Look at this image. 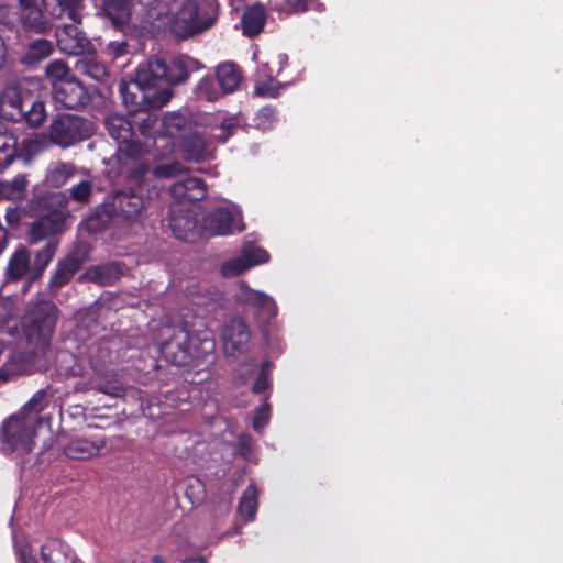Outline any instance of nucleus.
Returning a JSON list of instances; mask_svg holds the SVG:
<instances>
[{"mask_svg": "<svg viewBox=\"0 0 563 563\" xmlns=\"http://www.w3.org/2000/svg\"><path fill=\"white\" fill-rule=\"evenodd\" d=\"M26 178H12L11 180H0V198L7 200H22L26 195Z\"/></svg>", "mask_w": 563, "mask_h": 563, "instance_id": "nucleus-36", "label": "nucleus"}, {"mask_svg": "<svg viewBox=\"0 0 563 563\" xmlns=\"http://www.w3.org/2000/svg\"><path fill=\"white\" fill-rule=\"evenodd\" d=\"M147 73L146 64H141L134 79L121 80L119 84L122 103L131 114L158 110L173 97L172 90L158 87L153 76H147Z\"/></svg>", "mask_w": 563, "mask_h": 563, "instance_id": "nucleus-4", "label": "nucleus"}, {"mask_svg": "<svg viewBox=\"0 0 563 563\" xmlns=\"http://www.w3.org/2000/svg\"><path fill=\"white\" fill-rule=\"evenodd\" d=\"M247 269H250V264H246L243 257L232 258L221 265V274L224 277H235Z\"/></svg>", "mask_w": 563, "mask_h": 563, "instance_id": "nucleus-41", "label": "nucleus"}, {"mask_svg": "<svg viewBox=\"0 0 563 563\" xmlns=\"http://www.w3.org/2000/svg\"><path fill=\"white\" fill-rule=\"evenodd\" d=\"M53 43L45 38H38L27 44L21 57V64L27 68H35L41 62L53 53Z\"/></svg>", "mask_w": 563, "mask_h": 563, "instance_id": "nucleus-26", "label": "nucleus"}, {"mask_svg": "<svg viewBox=\"0 0 563 563\" xmlns=\"http://www.w3.org/2000/svg\"><path fill=\"white\" fill-rule=\"evenodd\" d=\"M19 23H21L20 13L18 14L12 5L0 1V27L13 31Z\"/></svg>", "mask_w": 563, "mask_h": 563, "instance_id": "nucleus-40", "label": "nucleus"}, {"mask_svg": "<svg viewBox=\"0 0 563 563\" xmlns=\"http://www.w3.org/2000/svg\"><path fill=\"white\" fill-rule=\"evenodd\" d=\"M258 494L257 487L254 484H250L239 500L238 512L246 522L255 519L258 509Z\"/></svg>", "mask_w": 563, "mask_h": 563, "instance_id": "nucleus-32", "label": "nucleus"}, {"mask_svg": "<svg viewBox=\"0 0 563 563\" xmlns=\"http://www.w3.org/2000/svg\"><path fill=\"white\" fill-rule=\"evenodd\" d=\"M49 396L47 388L38 389L22 407L20 415L22 417H32L34 424L41 426L44 418L40 417V413L48 406Z\"/></svg>", "mask_w": 563, "mask_h": 563, "instance_id": "nucleus-30", "label": "nucleus"}, {"mask_svg": "<svg viewBox=\"0 0 563 563\" xmlns=\"http://www.w3.org/2000/svg\"><path fill=\"white\" fill-rule=\"evenodd\" d=\"M86 275L91 282L108 286L121 277L122 269L119 263L110 262L89 267Z\"/></svg>", "mask_w": 563, "mask_h": 563, "instance_id": "nucleus-29", "label": "nucleus"}, {"mask_svg": "<svg viewBox=\"0 0 563 563\" xmlns=\"http://www.w3.org/2000/svg\"><path fill=\"white\" fill-rule=\"evenodd\" d=\"M95 389L99 393L117 398L125 395V388L119 382H102L97 384Z\"/></svg>", "mask_w": 563, "mask_h": 563, "instance_id": "nucleus-48", "label": "nucleus"}, {"mask_svg": "<svg viewBox=\"0 0 563 563\" xmlns=\"http://www.w3.org/2000/svg\"><path fill=\"white\" fill-rule=\"evenodd\" d=\"M106 444L107 440L104 437L95 435L90 439L84 437L75 438L64 446L63 452L70 460H89L98 455Z\"/></svg>", "mask_w": 563, "mask_h": 563, "instance_id": "nucleus-20", "label": "nucleus"}, {"mask_svg": "<svg viewBox=\"0 0 563 563\" xmlns=\"http://www.w3.org/2000/svg\"><path fill=\"white\" fill-rule=\"evenodd\" d=\"M187 119L181 113H167L163 117V125L168 133L178 132L186 126Z\"/></svg>", "mask_w": 563, "mask_h": 563, "instance_id": "nucleus-45", "label": "nucleus"}, {"mask_svg": "<svg viewBox=\"0 0 563 563\" xmlns=\"http://www.w3.org/2000/svg\"><path fill=\"white\" fill-rule=\"evenodd\" d=\"M18 158V140L13 134L0 132V173Z\"/></svg>", "mask_w": 563, "mask_h": 563, "instance_id": "nucleus-34", "label": "nucleus"}, {"mask_svg": "<svg viewBox=\"0 0 563 563\" xmlns=\"http://www.w3.org/2000/svg\"><path fill=\"white\" fill-rule=\"evenodd\" d=\"M239 128L235 119L229 118L221 122L219 130L220 134L217 135L220 142L225 143L231 135H233Z\"/></svg>", "mask_w": 563, "mask_h": 563, "instance_id": "nucleus-52", "label": "nucleus"}, {"mask_svg": "<svg viewBox=\"0 0 563 563\" xmlns=\"http://www.w3.org/2000/svg\"><path fill=\"white\" fill-rule=\"evenodd\" d=\"M41 558L44 563H77L71 548L57 538H51L42 545Z\"/></svg>", "mask_w": 563, "mask_h": 563, "instance_id": "nucleus-23", "label": "nucleus"}, {"mask_svg": "<svg viewBox=\"0 0 563 563\" xmlns=\"http://www.w3.org/2000/svg\"><path fill=\"white\" fill-rule=\"evenodd\" d=\"M191 172H205L202 168H191L188 166H185L180 162H172V163H165L157 165L153 170V176H184L189 175Z\"/></svg>", "mask_w": 563, "mask_h": 563, "instance_id": "nucleus-38", "label": "nucleus"}, {"mask_svg": "<svg viewBox=\"0 0 563 563\" xmlns=\"http://www.w3.org/2000/svg\"><path fill=\"white\" fill-rule=\"evenodd\" d=\"M51 95L56 108L68 110H84L92 100L88 88L77 77L64 81L51 90Z\"/></svg>", "mask_w": 563, "mask_h": 563, "instance_id": "nucleus-12", "label": "nucleus"}, {"mask_svg": "<svg viewBox=\"0 0 563 563\" xmlns=\"http://www.w3.org/2000/svg\"><path fill=\"white\" fill-rule=\"evenodd\" d=\"M44 13L60 19L66 15L74 23L81 22L84 0H42Z\"/></svg>", "mask_w": 563, "mask_h": 563, "instance_id": "nucleus-22", "label": "nucleus"}, {"mask_svg": "<svg viewBox=\"0 0 563 563\" xmlns=\"http://www.w3.org/2000/svg\"><path fill=\"white\" fill-rule=\"evenodd\" d=\"M146 118L142 119V122L139 125L140 132L143 136L147 135L148 129L153 126V124L156 122V118L153 117L150 112H145Z\"/></svg>", "mask_w": 563, "mask_h": 563, "instance_id": "nucleus-55", "label": "nucleus"}, {"mask_svg": "<svg viewBox=\"0 0 563 563\" xmlns=\"http://www.w3.org/2000/svg\"><path fill=\"white\" fill-rule=\"evenodd\" d=\"M68 197L62 191H46L29 200L24 212L33 218L25 234L30 245L45 241L40 249L31 251L20 245L12 253L5 269L9 282L27 279L30 283L42 278L56 255L59 241L56 238L67 230L70 217L66 210Z\"/></svg>", "mask_w": 563, "mask_h": 563, "instance_id": "nucleus-1", "label": "nucleus"}, {"mask_svg": "<svg viewBox=\"0 0 563 563\" xmlns=\"http://www.w3.org/2000/svg\"><path fill=\"white\" fill-rule=\"evenodd\" d=\"M272 363L269 361H265L260 372L256 376V379L252 386V393L254 394H262L271 386V379H269V367Z\"/></svg>", "mask_w": 563, "mask_h": 563, "instance_id": "nucleus-42", "label": "nucleus"}, {"mask_svg": "<svg viewBox=\"0 0 563 563\" xmlns=\"http://www.w3.org/2000/svg\"><path fill=\"white\" fill-rule=\"evenodd\" d=\"M92 134L93 123L89 119L69 113H58L47 129L49 142L62 148L71 147Z\"/></svg>", "mask_w": 563, "mask_h": 563, "instance_id": "nucleus-9", "label": "nucleus"}, {"mask_svg": "<svg viewBox=\"0 0 563 563\" xmlns=\"http://www.w3.org/2000/svg\"><path fill=\"white\" fill-rule=\"evenodd\" d=\"M0 100L2 117L12 122H25L31 128H38L47 118L44 101L29 89L5 87Z\"/></svg>", "mask_w": 563, "mask_h": 563, "instance_id": "nucleus-7", "label": "nucleus"}, {"mask_svg": "<svg viewBox=\"0 0 563 563\" xmlns=\"http://www.w3.org/2000/svg\"><path fill=\"white\" fill-rule=\"evenodd\" d=\"M75 24H67L56 30L58 49L69 56L95 54L96 48L87 34Z\"/></svg>", "mask_w": 563, "mask_h": 563, "instance_id": "nucleus-13", "label": "nucleus"}, {"mask_svg": "<svg viewBox=\"0 0 563 563\" xmlns=\"http://www.w3.org/2000/svg\"><path fill=\"white\" fill-rule=\"evenodd\" d=\"M130 44L126 40L122 41H110L106 46V53L112 57V59L120 58L130 53Z\"/></svg>", "mask_w": 563, "mask_h": 563, "instance_id": "nucleus-49", "label": "nucleus"}, {"mask_svg": "<svg viewBox=\"0 0 563 563\" xmlns=\"http://www.w3.org/2000/svg\"><path fill=\"white\" fill-rule=\"evenodd\" d=\"M181 153L186 162L199 163L208 156V145L205 137L198 133H190L181 139Z\"/></svg>", "mask_w": 563, "mask_h": 563, "instance_id": "nucleus-24", "label": "nucleus"}, {"mask_svg": "<svg viewBox=\"0 0 563 563\" xmlns=\"http://www.w3.org/2000/svg\"><path fill=\"white\" fill-rule=\"evenodd\" d=\"M252 307L255 309L258 317L265 322H268L277 314V306L275 300L262 291L258 292Z\"/></svg>", "mask_w": 563, "mask_h": 563, "instance_id": "nucleus-37", "label": "nucleus"}, {"mask_svg": "<svg viewBox=\"0 0 563 563\" xmlns=\"http://www.w3.org/2000/svg\"><path fill=\"white\" fill-rule=\"evenodd\" d=\"M148 75L153 76L158 87H172L186 84L191 74L206 68L205 64L187 54H179L166 60L161 57H151L146 60Z\"/></svg>", "mask_w": 563, "mask_h": 563, "instance_id": "nucleus-8", "label": "nucleus"}, {"mask_svg": "<svg viewBox=\"0 0 563 563\" xmlns=\"http://www.w3.org/2000/svg\"><path fill=\"white\" fill-rule=\"evenodd\" d=\"M214 77L223 95L227 96L239 89L243 80V71L240 65L227 60L217 65Z\"/></svg>", "mask_w": 563, "mask_h": 563, "instance_id": "nucleus-21", "label": "nucleus"}, {"mask_svg": "<svg viewBox=\"0 0 563 563\" xmlns=\"http://www.w3.org/2000/svg\"><path fill=\"white\" fill-rule=\"evenodd\" d=\"M107 201L97 207L86 219L80 223V227L89 234H98L106 231L114 218Z\"/></svg>", "mask_w": 563, "mask_h": 563, "instance_id": "nucleus-28", "label": "nucleus"}, {"mask_svg": "<svg viewBox=\"0 0 563 563\" xmlns=\"http://www.w3.org/2000/svg\"><path fill=\"white\" fill-rule=\"evenodd\" d=\"M45 76L51 84V90L76 77L66 62L54 59L45 67Z\"/></svg>", "mask_w": 563, "mask_h": 563, "instance_id": "nucleus-33", "label": "nucleus"}, {"mask_svg": "<svg viewBox=\"0 0 563 563\" xmlns=\"http://www.w3.org/2000/svg\"><path fill=\"white\" fill-rule=\"evenodd\" d=\"M283 87L284 85L277 81L273 75H260L255 80L253 95L261 98H277Z\"/></svg>", "mask_w": 563, "mask_h": 563, "instance_id": "nucleus-35", "label": "nucleus"}, {"mask_svg": "<svg viewBox=\"0 0 563 563\" xmlns=\"http://www.w3.org/2000/svg\"><path fill=\"white\" fill-rule=\"evenodd\" d=\"M202 229L211 235H228L234 231L241 232L245 227L242 223L240 211H232L228 207H217L205 217Z\"/></svg>", "mask_w": 563, "mask_h": 563, "instance_id": "nucleus-14", "label": "nucleus"}, {"mask_svg": "<svg viewBox=\"0 0 563 563\" xmlns=\"http://www.w3.org/2000/svg\"><path fill=\"white\" fill-rule=\"evenodd\" d=\"M271 417V405L267 402V400L262 404L258 408L255 410V415L253 418V428L254 430H261L264 428Z\"/></svg>", "mask_w": 563, "mask_h": 563, "instance_id": "nucleus-51", "label": "nucleus"}, {"mask_svg": "<svg viewBox=\"0 0 563 563\" xmlns=\"http://www.w3.org/2000/svg\"><path fill=\"white\" fill-rule=\"evenodd\" d=\"M27 563H37V561L34 558H32Z\"/></svg>", "mask_w": 563, "mask_h": 563, "instance_id": "nucleus-60", "label": "nucleus"}, {"mask_svg": "<svg viewBox=\"0 0 563 563\" xmlns=\"http://www.w3.org/2000/svg\"><path fill=\"white\" fill-rule=\"evenodd\" d=\"M223 96L217 79L211 75L201 77L192 89V97L199 101L214 102Z\"/></svg>", "mask_w": 563, "mask_h": 563, "instance_id": "nucleus-31", "label": "nucleus"}, {"mask_svg": "<svg viewBox=\"0 0 563 563\" xmlns=\"http://www.w3.org/2000/svg\"><path fill=\"white\" fill-rule=\"evenodd\" d=\"M59 310L51 300L29 305L21 320L22 334L33 356H45L51 349Z\"/></svg>", "mask_w": 563, "mask_h": 563, "instance_id": "nucleus-5", "label": "nucleus"}, {"mask_svg": "<svg viewBox=\"0 0 563 563\" xmlns=\"http://www.w3.org/2000/svg\"><path fill=\"white\" fill-rule=\"evenodd\" d=\"M277 121V109L274 106L262 107L254 117L256 128L265 131L273 128Z\"/></svg>", "mask_w": 563, "mask_h": 563, "instance_id": "nucleus-39", "label": "nucleus"}, {"mask_svg": "<svg viewBox=\"0 0 563 563\" xmlns=\"http://www.w3.org/2000/svg\"><path fill=\"white\" fill-rule=\"evenodd\" d=\"M208 187L203 178H181L170 186V195L175 201L169 207L168 228L175 238L195 242L200 236L202 225L196 205L185 202L201 201L207 197Z\"/></svg>", "mask_w": 563, "mask_h": 563, "instance_id": "nucleus-2", "label": "nucleus"}, {"mask_svg": "<svg viewBox=\"0 0 563 563\" xmlns=\"http://www.w3.org/2000/svg\"><path fill=\"white\" fill-rule=\"evenodd\" d=\"M218 16V0H184L170 21V32L187 40L211 29Z\"/></svg>", "mask_w": 563, "mask_h": 563, "instance_id": "nucleus-6", "label": "nucleus"}, {"mask_svg": "<svg viewBox=\"0 0 563 563\" xmlns=\"http://www.w3.org/2000/svg\"><path fill=\"white\" fill-rule=\"evenodd\" d=\"M140 180L137 188H129L115 191L110 200H107L114 218H121L126 221L137 219L145 208L143 191L150 185L147 178H134Z\"/></svg>", "mask_w": 563, "mask_h": 563, "instance_id": "nucleus-11", "label": "nucleus"}, {"mask_svg": "<svg viewBox=\"0 0 563 563\" xmlns=\"http://www.w3.org/2000/svg\"><path fill=\"white\" fill-rule=\"evenodd\" d=\"M91 189V184L84 179L70 188V198L78 202H86L90 198Z\"/></svg>", "mask_w": 563, "mask_h": 563, "instance_id": "nucleus-46", "label": "nucleus"}, {"mask_svg": "<svg viewBox=\"0 0 563 563\" xmlns=\"http://www.w3.org/2000/svg\"><path fill=\"white\" fill-rule=\"evenodd\" d=\"M287 7L294 13H303L308 11V0H286Z\"/></svg>", "mask_w": 563, "mask_h": 563, "instance_id": "nucleus-54", "label": "nucleus"}, {"mask_svg": "<svg viewBox=\"0 0 563 563\" xmlns=\"http://www.w3.org/2000/svg\"><path fill=\"white\" fill-rule=\"evenodd\" d=\"M22 365L15 362V357L11 356L0 368V383L10 380L20 374Z\"/></svg>", "mask_w": 563, "mask_h": 563, "instance_id": "nucleus-47", "label": "nucleus"}, {"mask_svg": "<svg viewBox=\"0 0 563 563\" xmlns=\"http://www.w3.org/2000/svg\"><path fill=\"white\" fill-rule=\"evenodd\" d=\"M278 58H279V63H283L284 60L287 59V56L286 55H278Z\"/></svg>", "mask_w": 563, "mask_h": 563, "instance_id": "nucleus-59", "label": "nucleus"}, {"mask_svg": "<svg viewBox=\"0 0 563 563\" xmlns=\"http://www.w3.org/2000/svg\"><path fill=\"white\" fill-rule=\"evenodd\" d=\"M222 336L225 352L236 356L247 351L251 330L244 319L235 317L223 328Z\"/></svg>", "mask_w": 563, "mask_h": 563, "instance_id": "nucleus-15", "label": "nucleus"}, {"mask_svg": "<svg viewBox=\"0 0 563 563\" xmlns=\"http://www.w3.org/2000/svg\"><path fill=\"white\" fill-rule=\"evenodd\" d=\"M22 211L18 207H8L5 211V220L9 225L16 227L21 222Z\"/></svg>", "mask_w": 563, "mask_h": 563, "instance_id": "nucleus-53", "label": "nucleus"}, {"mask_svg": "<svg viewBox=\"0 0 563 563\" xmlns=\"http://www.w3.org/2000/svg\"><path fill=\"white\" fill-rule=\"evenodd\" d=\"M152 563H164V559L159 555H154L152 558Z\"/></svg>", "mask_w": 563, "mask_h": 563, "instance_id": "nucleus-58", "label": "nucleus"}, {"mask_svg": "<svg viewBox=\"0 0 563 563\" xmlns=\"http://www.w3.org/2000/svg\"><path fill=\"white\" fill-rule=\"evenodd\" d=\"M35 424L32 417L11 416L3 421L0 429L1 449L7 453L22 451L30 453L33 449Z\"/></svg>", "mask_w": 563, "mask_h": 563, "instance_id": "nucleus-10", "label": "nucleus"}, {"mask_svg": "<svg viewBox=\"0 0 563 563\" xmlns=\"http://www.w3.org/2000/svg\"><path fill=\"white\" fill-rule=\"evenodd\" d=\"M7 59V46L3 37L0 35V69L4 66Z\"/></svg>", "mask_w": 563, "mask_h": 563, "instance_id": "nucleus-56", "label": "nucleus"}, {"mask_svg": "<svg viewBox=\"0 0 563 563\" xmlns=\"http://www.w3.org/2000/svg\"><path fill=\"white\" fill-rule=\"evenodd\" d=\"M84 263L79 252L74 251L60 258L51 275L48 287L51 290H58L65 286L74 275L81 268Z\"/></svg>", "mask_w": 563, "mask_h": 563, "instance_id": "nucleus-19", "label": "nucleus"}, {"mask_svg": "<svg viewBox=\"0 0 563 563\" xmlns=\"http://www.w3.org/2000/svg\"><path fill=\"white\" fill-rule=\"evenodd\" d=\"M20 21L24 30L37 34H45L51 30L46 20L42 0H18Z\"/></svg>", "mask_w": 563, "mask_h": 563, "instance_id": "nucleus-16", "label": "nucleus"}, {"mask_svg": "<svg viewBox=\"0 0 563 563\" xmlns=\"http://www.w3.org/2000/svg\"><path fill=\"white\" fill-rule=\"evenodd\" d=\"M260 291L253 290L245 283L240 285L239 291L235 295V300L239 305L253 306Z\"/></svg>", "mask_w": 563, "mask_h": 563, "instance_id": "nucleus-50", "label": "nucleus"}, {"mask_svg": "<svg viewBox=\"0 0 563 563\" xmlns=\"http://www.w3.org/2000/svg\"><path fill=\"white\" fill-rule=\"evenodd\" d=\"M133 9L134 0H102L100 12L115 30L126 35L131 31Z\"/></svg>", "mask_w": 563, "mask_h": 563, "instance_id": "nucleus-17", "label": "nucleus"}, {"mask_svg": "<svg viewBox=\"0 0 563 563\" xmlns=\"http://www.w3.org/2000/svg\"><path fill=\"white\" fill-rule=\"evenodd\" d=\"M169 332L159 344V353L173 365L187 366L194 361H205L216 349L211 332L202 324L196 328L184 322L169 328Z\"/></svg>", "mask_w": 563, "mask_h": 563, "instance_id": "nucleus-3", "label": "nucleus"}, {"mask_svg": "<svg viewBox=\"0 0 563 563\" xmlns=\"http://www.w3.org/2000/svg\"><path fill=\"white\" fill-rule=\"evenodd\" d=\"M265 22L266 11L263 4L249 7L241 18L243 34L251 38L257 36L263 31Z\"/></svg>", "mask_w": 563, "mask_h": 563, "instance_id": "nucleus-25", "label": "nucleus"}, {"mask_svg": "<svg viewBox=\"0 0 563 563\" xmlns=\"http://www.w3.org/2000/svg\"><path fill=\"white\" fill-rule=\"evenodd\" d=\"M243 258L246 264H250L251 268L255 265L268 262L269 254L263 247L252 246L250 249H244Z\"/></svg>", "mask_w": 563, "mask_h": 563, "instance_id": "nucleus-44", "label": "nucleus"}, {"mask_svg": "<svg viewBox=\"0 0 563 563\" xmlns=\"http://www.w3.org/2000/svg\"><path fill=\"white\" fill-rule=\"evenodd\" d=\"M75 69L86 77L100 84H106L110 78L108 67L91 55H84L75 64Z\"/></svg>", "mask_w": 563, "mask_h": 563, "instance_id": "nucleus-27", "label": "nucleus"}, {"mask_svg": "<svg viewBox=\"0 0 563 563\" xmlns=\"http://www.w3.org/2000/svg\"><path fill=\"white\" fill-rule=\"evenodd\" d=\"M104 128L108 134L118 142L120 146L125 145L129 155L137 150L134 143V129L131 121L122 114H110L104 119Z\"/></svg>", "mask_w": 563, "mask_h": 563, "instance_id": "nucleus-18", "label": "nucleus"}, {"mask_svg": "<svg viewBox=\"0 0 563 563\" xmlns=\"http://www.w3.org/2000/svg\"><path fill=\"white\" fill-rule=\"evenodd\" d=\"M77 167L74 163L56 161L52 162L46 170V176H75Z\"/></svg>", "mask_w": 563, "mask_h": 563, "instance_id": "nucleus-43", "label": "nucleus"}, {"mask_svg": "<svg viewBox=\"0 0 563 563\" xmlns=\"http://www.w3.org/2000/svg\"><path fill=\"white\" fill-rule=\"evenodd\" d=\"M180 563H207V561L202 556H194V558H187V559L183 560Z\"/></svg>", "mask_w": 563, "mask_h": 563, "instance_id": "nucleus-57", "label": "nucleus"}]
</instances>
